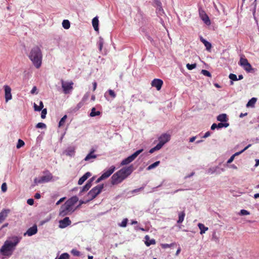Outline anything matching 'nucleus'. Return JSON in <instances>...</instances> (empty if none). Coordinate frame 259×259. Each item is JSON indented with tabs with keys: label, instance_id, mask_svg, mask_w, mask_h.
<instances>
[{
	"label": "nucleus",
	"instance_id": "obj_50",
	"mask_svg": "<svg viewBox=\"0 0 259 259\" xmlns=\"http://www.w3.org/2000/svg\"><path fill=\"white\" fill-rule=\"evenodd\" d=\"M249 214H250L249 212L245 209H241L240 212V214L242 215H248Z\"/></svg>",
	"mask_w": 259,
	"mask_h": 259
},
{
	"label": "nucleus",
	"instance_id": "obj_28",
	"mask_svg": "<svg viewBox=\"0 0 259 259\" xmlns=\"http://www.w3.org/2000/svg\"><path fill=\"white\" fill-rule=\"evenodd\" d=\"M256 98H252L246 104L247 107H253L256 102Z\"/></svg>",
	"mask_w": 259,
	"mask_h": 259
},
{
	"label": "nucleus",
	"instance_id": "obj_4",
	"mask_svg": "<svg viewBox=\"0 0 259 259\" xmlns=\"http://www.w3.org/2000/svg\"><path fill=\"white\" fill-rule=\"evenodd\" d=\"M103 187L104 186L103 184H102L98 185L92 188L87 195L89 200H92L96 198V197L101 192Z\"/></svg>",
	"mask_w": 259,
	"mask_h": 259
},
{
	"label": "nucleus",
	"instance_id": "obj_37",
	"mask_svg": "<svg viewBox=\"0 0 259 259\" xmlns=\"http://www.w3.org/2000/svg\"><path fill=\"white\" fill-rule=\"evenodd\" d=\"M229 123H219L217 124L218 128H221L222 127H227L229 126Z\"/></svg>",
	"mask_w": 259,
	"mask_h": 259
},
{
	"label": "nucleus",
	"instance_id": "obj_6",
	"mask_svg": "<svg viewBox=\"0 0 259 259\" xmlns=\"http://www.w3.org/2000/svg\"><path fill=\"white\" fill-rule=\"evenodd\" d=\"M143 151V149H141L139 150H137L135 153H134L133 154L130 155V156L127 157V158L123 159L121 163V165H124L129 164L133 161H134L136 157L142 152Z\"/></svg>",
	"mask_w": 259,
	"mask_h": 259
},
{
	"label": "nucleus",
	"instance_id": "obj_45",
	"mask_svg": "<svg viewBox=\"0 0 259 259\" xmlns=\"http://www.w3.org/2000/svg\"><path fill=\"white\" fill-rule=\"evenodd\" d=\"M107 93L112 98H115L116 97V94L113 90L110 89L108 91Z\"/></svg>",
	"mask_w": 259,
	"mask_h": 259
},
{
	"label": "nucleus",
	"instance_id": "obj_19",
	"mask_svg": "<svg viewBox=\"0 0 259 259\" xmlns=\"http://www.w3.org/2000/svg\"><path fill=\"white\" fill-rule=\"evenodd\" d=\"M9 212L10 210L9 209H4L0 212V223H2L6 219Z\"/></svg>",
	"mask_w": 259,
	"mask_h": 259
},
{
	"label": "nucleus",
	"instance_id": "obj_48",
	"mask_svg": "<svg viewBox=\"0 0 259 259\" xmlns=\"http://www.w3.org/2000/svg\"><path fill=\"white\" fill-rule=\"evenodd\" d=\"M127 221L128 220L127 219H123L120 224V226L122 227H125L127 225Z\"/></svg>",
	"mask_w": 259,
	"mask_h": 259
},
{
	"label": "nucleus",
	"instance_id": "obj_64",
	"mask_svg": "<svg viewBox=\"0 0 259 259\" xmlns=\"http://www.w3.org/2000/svg\"><path fill=\"white\" fill-rule=\"evenodd\" d=\"M196 139V137H192V138H191L189 140V142H193Z\"/></svg>",
	"mask_w": 259,
	"mask_h": 259
},
{
	"label": "nucleus",
	"instance_id": "obj_29",
	"mask_svg": "<svg viewBox=\"0 0 259 259\" xmlns=\"http://www.w3.org/2000/svg\"><path fill=\"white\" fill-rule=\"evenodd\" d=\"M66 154L67 155L72 156L74 155V153H75L74 148L73 147L68 148L66 150Z\"/></svg>",
	"mask_w": 259,
	"mask_h": 259
},
{
	"label": "nucleus",
	"instance_id": "obj_25",
	"mask_svg": "<svg viewBox=\"0 0 259 259\" xmlns=\"http://www.w3.org/2000/svg\"><path fill=\"white\" fill-rule=\"evenodd\" d=\"M198 226L200 230V233L201 235L205 233V231H207L208 229V227H205L201 223H199Z\"/></svg>",
	"mask_w": 259,
	"mask_h": 259
},
{
	"label": "nucleus",
	"instance_id": "obj_56",
	"mask_svg": "<svg viewBox=\"0 0 259 259\" xmlns=\"http://www.w3.org/2000/svg\"><path fill=\"white\" fill-rule=\"evenodd\" d=\"M65 199V197H63L61 199H60L59 200H58L57 203H56V205H59V204H60L62 202H63L64 200Z\"/></svg>",
	"mask_w": 259,
	"mask_h": 259
},
{
	"label": "nucleus",
	"instance_id": "obj_57",
	"mask_svg": "<svg viewBox=\"0 0 259 259\" xmlns=\"http://www.w3.org/2000/svg\"><path fill=\"white\" fill-rule=\"evenodd\" d=\"M216 128H218L217 124H216V123H213V124H212V125L211 126V130H215Z\"/></svg>",
	"mask_w": 259,
	"mask_h": 259
},
{
	"label": "nucleus",
	"instance_id": "obj_59",
	"mask_svg": "<svg viewBox=\"0 0 259 259\" xmlns=\"http://www.w3.org/2000/svg\"><path fill=\"white\" fill-rule=\"evenodd\" d=\"M93 91H95L96 90V88H97V83L96 82L94 81L93 83Z\"/></svg>",
	"mask_w": 259,
	"mask_h": 259
},
{
	"label": "nucleus",
	"instance_id": "obj_44",
	"mask_svg": "<svg viewBox=\"0 0 259 259\" xmlns=\"http://www.w3.org/2000/svg\"><path fill=\"white\" fill-rule=\"evenodd\" d=\"M201 73L205 76L211 77L210 73L206 70L202 69L201 70Z\"/></svg>",
	"mask_w": 259,
	"mask_h": 259
},
{
	"label": "nucleus",
	"instance_id": "obj_55",
	"mask_svg": "<svg viewBox=\"0 0 259 259\" xmlns=\"http://www.w3.org/2000/svg\"><path fill=\"white\" fill-rule=\"evenodd\" d=\"M155 4L156 5L157 7L162 6L161 3L158 0H155Z\"/></svg>",
	"mask_w": 259,
	"mask_h": 259
},
{
	"label": "nucleus",
	"instance_id": "obj_41",
	"mask_svg": "<svg viewBox=\"0 0 259 259\" xmlns=\"http://www.w3.org/2000/svg\"><path fill=\"white\" fill-rule=\"evenodd\" d=\"M186 67L188 70H192L196 67V64H190L188 63L186 65Z\"/></svg>",
	"mask_w": 259,
	"mask_h": 259
},
{
	"label": "nucleus",
	"instance_id": "obj_33",
	"mask_svg": "<svg viewBox=\"0 0 259 259\" xmlns=\"http://www.w3.org/2000/svg\"><path fill=\"white\" fill-rule=\"evenodd\" d=\"M100 114H101V112L100 111H96L95 108L93 107L92 109L91 112L90 113V115L91 117H94L97 115H100Z\"/></svg>",
	"mask_w": 259,
	"mask_h": 259
},
{
	"label": "nucleus",
	"instance_id": "obj_18",
	"mask_svg": "<svg viewBox=\"0 0 259 259\" xmlns=\"http://www.w3.org/2000/svg\"><path fill=\"white\" fill-rule=\"evenodd\" d=\"M91 176V173L90 172H86L84 175H83L78 180V184L79 185H82L85 181H86L90 176Z\"/></svg>",
	"mask_w": 259,
	"mask_h": 259
},
{
	"label": "nucleus",
	"instance_id": "obj_53",
	"mask_svg": "<svg viewBox=\"0 0 259 259\" xmlns=\"http://www.w3.org/2000/svg\"><path fill=\"white\" fill-rule=\"evenodd\" d=\"M27 203L30 205H32L34 204V200L33 199H31V198H30V199H28L27 201Z\"/></svg>",
	"mask_w": 259,
	"mask_h": 259
},
{
	"label": "nucleus",
	"instance_id": "obj_49",
	"mask_svg": "<svg viewBox=\"0 0 259 259\" xmlns=\"http://www.w3.org/2000/svg\"><path fill=\"white\" fill-rule=\"evenodd\" d=\"M47 113V109H44L41 111V117L43 119L46 118V116Z\"/></svg>",
	"mask_w": 259,
	"mask_h": 259
},
{
	"label": "nucleus",
	"instance_id": "obj_35",
	"mask_svg": "<svg viewBox=\"0 0 259 259\" xmlns=\"http://www.w3.org/2000/svg\"><path fill=\"white\" fill-rule=\"evenodd\" d=\"M159 163H160V161H156L154 163H153V164L150 165L147 167V169L148 170L152 169L155 168V167L157 166L159 164Z\"/></svg>",
	"mask_w": 259,
	"mask_h": 259
},
{
	"label": "nucleus",
	"instance_id": "obj_17",
	"mask_svg": "<svg viewBox=\"0 0 259 259\" xmlns=\"http://www.w3.org/2000/svg\"><path fill=\"white\" fill-rule=\"evenodd\" d=\"M251 144H249L248 146H247L246 147H245L242 150H241L240 152H238L235 153L234 155L231 156V157L228 159L227 163H231L234 159V158L236 156L242 153L243 152L247 150L249 147L251 146Z\"/></svg>",
	"mask_w": 259,
	"mask_h": 259
},
{
	"label": "nucleus",
	"instance_id": "obj_38",
	"mask_svg": "<svg viewBox=\"0 0 259 259\" xmlns=\"http://www.w3.org/2000/svg\"><path fill=\"white\" fill-rule=\"evenodd\" d=\"M70 257L68 253H62L58 259H69Z\"/></svg>",
	"mask_w": 259,
	"mask_h": 259
},
{
	"label": "nucleus",
	"instance_id": "obj_27",
	"mask_svg": "<svg viewBox=\"0 0 259 259\" xmlns=\"http://www.w3.org/2000/svg\"><path fill=\"white\" fill-rule=\"evenodd\" d=\"M185 217V212L184 211H183L179 213V219L177 221V223L178 224L182 223L184 220Z\"/></svg>",
	"mask_w": 259,
	"mask_h": 259
},
{
	"label": "nucleus",
	"instance_id": "obj_52",
	"mask_svg": "<svg viewBox=\"0 0 259 259\" xmlns=\"http://www.w3.org/2000/svg\"><path fill=\"white\" fill-rule=\"evenodd\" d=\"M84 102H83L82 101H81L80 102H79V103L77 104V106H76V108L77 109H80L81 107H82V106H83V105H84Z\"/></svg>",
	"mask_w": 259,
	"mask_h": 259
},
{
	"label": "nucleus",
	"instance_id": "obj_30",
	"mask_svg": "<svg viewBox=\"0 0 259 259\" xmlns=\"http://www.w3.org/2000/svg\"><path fill=\"white\" fill-rule=\"evenodd\" d=\"M44 104L42 101H40L39 106H37L35 103L34 104V108L35 111H40L42 109Z\"/></svg>",
	"mask_w": 259,
	"mask_h": 259
},
{
	"label": "nucleus",
	"instance_id": "obj_21",
	"mask_svg": "<svg viewBox=\"0 0 259 259\" xmlns=\"http://www.w3.org/2000/svg\"><path fill=\"white\" fill-rule=\"evenodd\" d=\"M200 41L204 45L205 47H206V49L207 51H210L212 47L211 44L209 42L206 40L202 37H200Z\"/></svg>",
	"mask_w": 259,
	"mask_h": 259
},
{
	"label": "nucleus",
	"instance_id": "obj_63",
	"mask_svg": "<svg viewBox=\"0 0 259 259\" xmlns=\"http://www.w3.org/2000/svg\"><path fill=\"white\" fill-rule=\"evenodd\" d=\"M247 115V112H246V113H241L240 114L239 117H240V118H242L243 117H244V116H246Z\"/></svg>",
	"mask_w": 259,
	"mask_h": 259
},
{
	"label": "nucleus",
	"instance_id": "obj_54",
	"mask_svg": "<svg viewBox=\"0 0 259 259\" xmlns=\"http://www.w3.org/2000/svg\"><path fill=\"white\" fill-rule=\"evenodd\" d=\"M88 98H89V95L88 94H86L83 97L81 101H82L83 102H85V101L88 99Z\"/></svg>",
	"mask_w": 259,
	"mask_h": 259
},
{
	"label": "nucleus",
	"instance_id": "obj_20",
	"mask_svg": "<svg viewBox=\"0 0 259 259\" xmlns=\"http://www.w3.org/2000/svg\"><path fill=\"white\" fill-rule=\"evenodd\" d=\"M94 178H92L89 181L82 187L80 193L87 191L92 186V182L93 181Z\"/></svg>",
	"mask_w": 259,
	"mask_h": 259
},
{
	"label": "nucleus",
	"instance_id": "obj_43",
	"mask_svg": "<svg viewBox=\"0 0 259 259\" xmlns=\"http://www.w3.org/2000/svg\"><path fill=\"white\" fill-rule=\"evenodd\" d=\"M36 127L38 128H45L46 125L44 123L39 122L36 125Z\"/></svg>",
	"mask_w": 259,
	"mask_h": 259
},
{
	"label": "nucleus",
	"instance_id": "obj_15",
	"mask_svg": "<svg viewBox=\"0 0 259 259\" xmlns=\"http://www.w3.org/2000/svg\"><path fill=\"white\" fill-rule=\"evenodd\" d=\"M37 232V226L36 225H34L27 230V231L24 234V236L28 235V236H31L35 234Z\"/></svg>",
	"mask_w": 259,
	"mask_h": 259
},
{
	"label": "nucleus",
	"instance_id": "obj_5",
	"mask_svg": "<svg viewBox=\"0 0 259 259\" xmlns=\"http://www.w3.org/2000/svg\"><path fill=\"white\" fill-rule=\"evenodd\" d=\"M127 177L126 176L121 174L120 170L113 174L111 177V183L112 185H116L121 183Z\"/></svg>",
	"mask_w": 259,
	"mask_h": 259
},
{
	"label": "nucleus",
	"instance_id": "obj_11",
	"mask_svg": "<svg viewBox=\"0 0 259 259\" xmlns=\"http://www.w3.org/2000/svg\"><path fill=\"white\" fill-rule=\"evenodd\" d=\"M5 89V98L6 101L7 102L9 100L12 99V96L11 94V88L7 85H5L4 86Z\"/></svg>",
	"mask_w": 259,
	"mask_h": 259
},
{
	"label": "nucleus",
	"instance_id": "obj_61",
	"mask_svg": "<svg viewBox=\"0 0 259 259\" xmlns=\"http://www.w3.org/2000/svg\"><path fill=\"white\" fill-rule=\"evenodd\" d=\"M104 180V178L102 177V176L101 175L98 179L96 181V183H99L102 180Z\"/></svg>",
	"mask_w": 259,
	"mask_h": 259
},
{
	"label": "nucleus",
	"instance_id": "obj_3",
	"mask_svg": "<svg viewBox=\"0 0 259 259\" xmlns=\"http://www.w3.org/2000/svg\"><path fill=\"white\" fill-rule=\"evenodd\" d=\"M78 198L77 196H73L61 206L59 215L64 217L73 211V206L78 201Z\"/></svg>",
	"mask_w": 259,
	"mask_h": 259
},
{
	"label": "nucleus",
	"instance_id": "obj_42",
	"mask_svg": "<svg viewBox=\"0 0 259 259\" xmlns=\"http://www.w3.org/2000/svg\"><path fill=\"white\" fill-rule=\"evenodd\" d=\"M229 77L230 79H231L233 81L238 80V78L237 77V75L235 74H233V73L230 74Z\"/></svg>",
	"mask_w": 259,
	"mask_h": 259
},
{
	"label": "nucleus",
	"instance_id": "obj_8",
	"mask_svg": "<svg viewBox=\"0 0 259 259\" xmlns=\"http://www.w3.org/2000/svg\"><path fill=\"white\" fill-rule=\"evenodd\" d=\"M170 139V135L167 134H162L158 138V145L161 148L162 146Z\"/></svg>",
	"mask_w": 259,
	"mask_h": 259
},
{
	"label": "nucleus",
	"instance_id": "obj_24",
	"mask_svg": "<svg viewBox=\"0 0 259 259\" xmlns=\"http://www.w3.org/2000/svg\"><path fill=\"white\" fill-rule=\"evenodd\" d=\"M95 150H92L90 153H89L84 158L85 161H88L92 158H96L97 155L94 154Z\"/></svg>",
	"mask_w": 259,
	"mask_h": 259
},
{
	"label": "nucleus",
	"instance_id": "obj_40",
	"mask_svg": "<svg viewBox=\"0 0 259 259\" xmlns=\"http://www.w3.org/2000/svg\"><path fill=\"white\" fill-rule=\"evenodd\" d=\"M156 12L159 15H162V14H164L162 6L157 7Z\"/></svg>",
	"mask_w": 259,
	"mask_h": 259
},
{
	"label": "nucleus",
	"instance_id": "obj_22",
	"mask_svg": "<svg viewBox=\"0 0 259 259\" xmlns=\"http://www.w3.org/2000/svg\"><path fill=\"white\" fill-rule=\"evenodd\" d=\"M145 239L146 240L145 241V244L149 246L150 245L155 244L156 242L154 239H150V237L148 235H146L145 237Z\"/></svg>",
	"mask_w": 259,
	"mask_h": 259
},
{
	"label": "nucleus",
	"instance_id": "obj_31",
	"mask_svg": "<svg viewBox=\"0 0 259 259\" xmlns=\"http://www.w3.org/2000/svg\"><path fill=\"white\" fill-rule=\"evenodd\" d=\"M248 63V61L247 59L244 57H241L239 64L242 67L245 66L247 63Z\"/></svg>",
	"mask_w": 259,
	"mask_h": 259
},
{
	"label": "nucleus",
	"instance_id": "obj_1",
	"mask_svg": "<svg viewBox=\"0 0 259 259\" xmlns=\"http://www.w3.org/2000/svg\"><path fill=\"white\" fill-rule=\"evenodd\" d=\"M21 238V237L16 236L9 238L4 242V245L1 248L0 253L5 256L11 255L15 247L19 243Z\"/></svg>",
	"mask_w": 259,
	"mask_h": 259
},
{
	"label": "nucleus",
	"instance_id": "obj_12",
	"mask_svg": "<svg viewBox=\"0 0 259 259\" xmlns=\"http://www.w3.org/2000/svg\"><path fill=\"white\" fill-rule=\"evenodd\" d=\"M163 83L161 79L155 78L152 81L151 84L152 87H155L157 91H159L161 89Z\"/></svg>",
	"mask_w": 259,
	"mask_h": 259
},
{
	"label": "nucleus",
	"instance_id": "obj_58",
	"mask_svg": "<svg viewBox=\"0 0 259 259\" xmlns=\"http://www.w3.org/2000/svg\"><path fill=\"white\" fill-rule=\"evenodd\" d=\"M210 135V133L209 132H207L206 133H205L204 135L203 136V138H206L209 137Z\"/></svg>",
	"mask_w": 259,
	"mask_h": 259
},
{
	"label": "nucleus",
	"instance_id": "obj_9",
	"mask_svg": "<svg viewBox=\"0 0 259 259\" xmlns=\"http://www.w3.org/2000/svg\"><path fill=\"white\" fill-rule=\"evenodd\" d=\"M44 174H47L46 175L42 176L38 181V183H47L51 181L53 179L52 174L48 170L44 172Z\"/></svg>",
	"mask_w": 259,
	"mask_h": 259
},
{
	"label": "nucleus",
	"instance_id": "obj_14",
	"mask_svg": "<svg viewBox=\"0 0 259 259\" xmlns=\"http://www.w3.org/2000/svg\"><path fill=\"white\" fill-rule=\"evenodd\" d=\"M71 223L68 217H65L62 220L59 221V227L60 228H65L69 226Z\"/></svg>",
	"mask_w": 259,
	"mask_h": 259
},
{
	"label": "nucleus",
	"instance_id": "obj_62",
	"mask_svg": "<svg viewBox=\"0 0 259 259\" xmlns=\"http://www.w3.org/2000/svg\"><path fill=\"white\" fill-rule=\"evenodd\" d=\"M36 90H37L36 87H33L31 91V93L32 94H34L35 92V91H36Z\"/></svg>",
	"mask_w": 259,
	"mask_h": 259
},
{
	"label": "nucleus",
	"instance_id": "obj_2",
	"mask_svg": "<svg viewBox=\"0 0 259 259\" xmlns=\"http://www.w3.org/2000/svg\"><path fill=\"white\" fill-rule=\"evenodd\" d=\"M28 57L36 68L38 69L40 67L42 64V54L39 47L35 46L32 48Z\"/></svg>",
	"mask_w": 259,
	"mask_h": 259
},
{
	"label": "nucleus",
	"instance_id": "obj_26",
	"mask_svg": "<svg viewBox=\"0 0 259 259\" xmlns=\"http://www.w3.org/2000/svg\"><path fill=\"white\" fill-rule=\"evenodd\" d=\"M217 120L221 122H226L227 121V117L226 114H221L218 116Z\"/></svg>",
	"mask_w": 259,
	"mask_h": 259
},
{
	"label": "nucleus",
	"instance_id": "obj_47",
	"mask_svg": "<svg viewBox=\"0 0 259 259\" xmlns=\"http://www.w3.org/2000/svg\"><path fill=\"white\" fill-rule=\"evenodd\" d=\"M71 252L74 256H78L80 255V252L76 249H72L71 250Z\"/></svg>",
	"mask_w": 259,
	"mask_h": 259
},
{
	"label": "nucleus",
	"instance_id": "obj_34",
	"mask_svg": "<svg viewBox=\"0 0 259 259\" xmlns=\"http://www.w3.org/2000/svg\"><path fill=\"white\" fill-rule=\"evenodd\" d=\"M62 26L65 29H68L70 26V24L68 20H64L62 22Z\"/></svg>",
	"mask_w": 259,
	"mask_h": 259
},
{
	"label": "nucleus",
	"instance_id": "obj_46",
	"mask_svg": "<svg viewBox=\"0 0 259 259\" xmlns=\"http://www.w3.org/2000/svg\"><path fill=\"white\" fill-rule=\"evenodd\" d=\"M159 145H158L157 144L156 145V146H155L154 147L151 148L150 151H149V152L150 153H152L153 152H154L155 151H156V150H158L159 149H161V148L159 146Z\"/></svg>",
	"mask_w": 259,
	"mask_h": 259
},
{
	"label": "nucleus",
	"instance_id": "obj_51",
	"mask_svg": "<svg viewBox=\"0 0 259 259\" xmlns=\"http://www.w3.org/2000/svg\"><path fill=\"white\" fill-rule=\"evenodd\" d=\"M2 191L4 192H6L7 190V186L6 183H4L1 187Z\"/></svg>",
	"mask_w": 259,
	"mask_h": 259
},
{
	"label": "nucleus",
	"instance_id": "obj_7",
	"mask_svg": "<svg viewBox=\"0 0 259 259\" xmlns=\"http://www.w3.org/2000/svg\"><path fill=\"white\" fill-rule=\"evenodd\" d=\"M61 82L63 93L65 94H69L73 89V82L72 81L66 82L63 79H61Z\"/></svg>",
	"mask_w": 259,
	"mask_h": 259
},
{
	"label": "nucleus",
	"instance_id": "obj_10",
	"mask_svg": "<svg viewBox=\"0 0 259 259\" xmlns=\"http://www.w3.org/2000/svg\"><path fill=\"white\" fill-rule=\"evenodd\" d=\"M199 16L202 20L204 22V23L207 25H210V21L208 16V15L206 14L204 11L202 10H199Z\"/></svg>",
	"mask_w": 259,
	"mask_h": 259
},
{
	"label": "nucleus",
	"instance_id": "obj_36",
	"mask_svg": "<svg viewBox=\"0 0 259 259\" xmlns=\"http://www.w3.org/2000/svg\"><path fill=\"white\" fill-rule=\"evenodd\" d=\"M67 116L66 115H65L60 120L59 123V126L61 127L63 126L64 124V123L66 121V119L67 118Z\"/></svg>",
	"mask_w": 259,
	"mask_h": 259
},
{
	"label": "nucleus",
	"instance_id": "obj_32",
	"mask_svg": "<svg viewBox=\"0 0 259 259\" xmlns=\"http://www.w3.org/2000/svg\"><path fill=\"white\" fill-rule=\"evenodd\" d=\"M243 68L247 72H250L253 70L251 65L249 62L243 66Z\"/></svg>",
	"mask_w": 259,
	"mask_h": 259
},
{
	"label": "nucleus",
	"instance_id": "obj_13",
	"mask_svg": "<svg viewBox=\"0 0 259 259\" xmlns=\"http://www.w3.org/2000/svg\"><path fill=\"white\" fill-rule=\"evenodd\" d=\"M134 170V167L132 165L127 166L123 167L121 169H120L119 170L121 171V174H123L125 176L127 177L129 175L131 174V173L133 172Z\"/></svg>",
	"mask_w": 259,
	"mask_h": 259
},
{
	"label": "nucleus",
	"instance_id": "obj_16",
	"mask_svg": "<svg viewBox=\"0 0 259 259\" xmlns=\"http://www.w3.org/2000/svg\"><path fill=\"white\" fill-rule=\"evenodd\" d=\"M115 167L113 165L111 166L109 169L105 171L102 175V177L104 179H106L109 177L114 171Z\"/></svg>",
	"mask_w": 259,
	"mask_h": 259
},
{
	"label": "nucleus",
	"instance_id": "obj_23",
	"mask_svg": "<svg viewBox=\"0 0 259 259\" xmlns=\"http://www.w3.org/2000/svg\"><path fill=\"white\" fill-rule=\"evenodd\" d=\"M92 25H93V26L94 29L96 31H98V30H99V27H98L99 20H98V18L97 17H96L93 19Z\"/></svg>",
	"mask_w": 259,
	"mask_h": 259
},
{
	"label": "nucleus",
	"instance_id": "obj_60",
	"mask_svg": "<svg viewBox=\"0 0 259 259\" xmlns=\"http://www.w3.org/2000/svg\"><path fill=\"white\" fill-rule=\"evenodd\" d=\"M34 198L35 199H39L40 198V194L38 193H36L34 195Z\"/></svg>",
	"mask_w": 259,
	"mask_h": 259
},
{
	"label": "nucleus",
	"instance_id": "obj_39",
	"mask_svg": "<svg viewBox=\"0 0 259 259\" xmlns=\"http://www.w3.org/2000/svg\"><path fill=\"white\" fill-rule=\"evenodd\" d=\"M24 144L25 143L23 140L19 139L16 147L17 149H19L21 147H23L24 145Z\"/></svg>",
	"mask_w": 259,
	"mask_h": 259
}]
</instances>
